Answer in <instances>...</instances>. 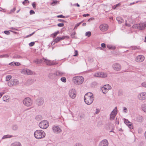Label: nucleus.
<instances>
[{"mask_svg":"<svg viewBox=\"0 0 146 146\" xmlns=\"http://www.w3.org/2000/svg\"><path fill=\"white\" fill-rule=\"evenodd\" d=\"M84 99L85 103L90 105L92 103L94 100L93 94L90 92L87 93L85 95Z\"/></svg>","mask_w":146,"mask_h":146,"instance_id":"obj_1","label":"nucleus"},{"mask_svg":"<svg viewBox=\"0 0 146 146\" xmlns=\"http://www.w3.org/2000/svg\"><path fill=\"white\" fill-rule=\"evenodd\" d=\"M84 81L83 77L81 76H77L74 77L72 79V81L74 84L76 85H79L82 84Z\"/></svg>","mask_w":146,"mask_h":146,"instance_id":"obj_2","label":"nucleus"},{"mask_svg":"<svg viewBox=\"0 0 146 146\" xmlns=\"http://www.w3.org/2000/svg\"><path fill=\"white\" fill-rule=\"evenodd\" d=\"M34 136L36 138L40 139L43 138L45 137V133L42 130H36L34 133Z\"/></svg>","mask_w":146,"mask_h":146,"instance_id":"obj_3","label":"nucleus"},{"mask_svg":"<svg viewBox=\"0 0 146 146\" xmlns=\"http://www.w3.org/2000/svg\"><path fill=\"white\" fill-rule=\"evenodd\" d=\"M23 102L24 105L27 107L30 106L33 104L32 100L29 97H27L24 98Z\"/></svg>","mask_w":146,"mask_h":146,"instance_id":"obj_4","label":"nucleus"},{"mask_svg":"<svg viewBox=\"0 0 146 146\" xmlns=\"http://www.w3.org/2000/svg\"><path fill=\"white\" fill-rule=\"evenodd\" d=\"M19 84V81L17 79H15L13 80H12L7 83L9 87L16 86L18 85Z\"/></svg>","mask_w":146,"mask_h":146,"instance_id":"obj_5","label":"nucleus"},{"mask_svg":"<svg viewBox=\"0 0 146 146\" xmlns=\"http://www.w3.org/2000/svg\"><path fill=\"white\" fill-rule=\"evenodd\" d=\"M69 96L72 99H74L76 96V92L75 89L72 88L69 90L68 92Z\"/></svg>","mask_w":146,"mask_h":146,"instance_id":"obj_6","label":"nucleus"},{"mask_svg":"<svg viewBox=\"0 0 146 146\" xmlns=\"http://www.w3.org/2000/svg\"><path fill=\"white\" fill-rule=\"evenodd\" d=\"M48 122L46 120H43L40 122L39 124V126L42 129L46 128L48 126Z\"/></svg>","mask_w":146,"mask_h":146,"instance_id":"obj_7","label":"nucleus"},{"mask_svg":"<svg viewBox=\"0 0 146 146\" xmlns=\"http://www.w3.org/2000/svg\"><path fill=\"white\" fill-rule=\"evenodd\" d=\"M21 72L23 74H27L28 75H32L33 74H35V72H33L31 70L27 69H23Z\"/></svg>","mask_w":146,"mask_h":146,"instance_id":"obj_8","label":"nucleus"},{"mask_svg":"<svg viewBox=\"0 0 146 146\" xmlns=\"http://www.w3.org/2000/svg\"><path fill=\"white\" fill-rule=\"evenodd\" d=\"M94 76L96 77L105 78L107 76V74L106 73L103 72H98L94 74Z\"/></svg>","mask_w":146,"mask_h":146,"instance_id":"obj_9","label":"nucleus"},{"mask_svg":"<svg viewBox=\"0 0 146 146\" xmlns=\"http://www.w3.org/2000/svg\"><path fill=\"white\" fill-rule=\"evenodd\" d=\"M112 68L114 70L116 71H119L121 69V66L120 64L117 63L113 64Z\"/></svg>","mask_w":146,"mask_h":146,"instance_id":"obj_10","label":"nucleus"},{"mask_svg":"<svg viewBox=\"0 0 146 146\" xmlns=\"http://www.w3.org/2000/svg\"><path fill=\"white\" fill-rule=\"evenodd\" d=\"M138 97L139 100H144L146 99V93L144 92L140 93L138 96Z\"/></svg>","mask_w":146,"mask_h":146,"instance_id":"obj_11","label":"nucleus"},{"mask_svg":"<svg viewBox=\"0 0 146 146\" xmlns=\"http://www.w3.org/2000/svg\"><path fill=\"white\" fill-rule=\"evenodd\" d=\"M44 102L43 98L41 97H38L36 100V104L38 106L42 105Z\"/></svg>","mask_w":146,"mask_h":146,"instance_id":"obj_12","label":"nucleus"},{"mask_svg":"<svg viewBox=\"0 0 146 146\" xmlns=\"http://www.w3.org/2000/svg\"><path fill=\"white\" fill-rule=\"evenodd\" d=\"M53 131L56 133H60L62 131L60 128L58 126H55L52 128Z\"/></svg>","mask_w":146,"mask_h":146,"instance_id":"obj_13","label":"nucleus"},{"mask_svg":"<svg viewBox=\"0 0 146 146\" xmlns=\"http://www.w3.org/2000/svg\"><path fill=\"white\" fill-rule=\"evenodd\" d=\"M108 142L106 139H104L101 141L99 144V146H108Z\"/></svg>","mask_w":146,"mask_h":146,"instance_id":"obj_14","label":"nucleus"},{"mask_svg":"<svg viewBox=\"0 0 146 146\" xmlns=\"http://www.w3.org/2000/svg\"><path fill=\"white\" fill-rule=\"evenodd\" d=\"M134 120L137 122L141 123L143 120V118L142 116L138 115L134 118Z\"/></svg>","mask_w":146,"mask_h":146,"instance_id":"obj_15","label":"nucleus"},{"mask_svg":"<svg viewBox=\"0 0 146 146\" xmlns=\"http://www.w3.org/2000/svg\"><path fill=\"white\" fill-rule=\"evenodd\" d=\"M145 59L144 56L141 55H138L135 58V60L137 62H141L143 61Z\"/></svg>","mask_w":146,"mask_h":146,"instance_id":"obj_16","label":"nucleus"},{"mask_svg":"<svg viewBox=\"0 0 146 146\" xmlns=\"http://www.w3.org/2000/svg\"><path fill=\"white\" fill-rule=\"evenodd\" d=\"M113 125L112 124L109 123L106 125V128L108 130L111 129V130L110 131V132H113Z\"/></svg>","mask_w":146,"mask_h":146,"instance_id":"obj_17","label":"nucleus"},{"mask_svg":"<svg viewBox=\"0 0 146 146\" xmlns=\"http://www.w3.org/2000/svg\"><path fill=\"white\" fill-rule=\"evenodd\" d=\"M100 28L102 31H106L108 29V25L106 24L102 25L100 26Z\"/></svg>","mask_w":146,"mask_h":146,"instance_id":"obj_18","label":"nucleus"},{"mask_svg":"<svg viewBox=\"0 0 146 146\" xmlns=\"http://www.w3.org/2000/svg\"><path fill=\"white\" fill-rule=\"evenodd\" d=\"M138 29L143 30L146 27V23H140L139 24Z\"/></svg>","mask_w":146,"mask_h":146,"instance_id":"obj_19","label":"nucleus"},{"mask_svg":"<svg viewBox=\"0 0 146 146\" xmlns=\"http://www.w3.org/2000/svg\"><path fill=\"white\" fill-rule=\"evenodd\" d=\"M44 59V58H43L40 60L36 59L33 61V62L36 64H39L42 63L43 62Z\"/></svg>","mask_w":146,"mask_h":146,"instance_id":"obj_20","label":"nucleus"},{"mask_svg":"<svg viewBox=\"0 0 146 146\" xmlns=\"http://www.w3.org/2000/svg\"><path fill=\"white\" fill-rule=\"evenodd\" d=\"M43 60H44V62H45L47 65H52L54 64L53 63L51 62L50 60H48L45 58Z\"/></svg>","mask_w":146,"mask_h":146,"instance_id":"obj_21","label":"nucleus"},{"mask_svg":"<svg viewBox=\"0 0 146 146\" xmlns=\"http://www.w3.org/2000/svg\"><path fill=\"white\" fill-rule=\"evenodd\" d=\"M102 90L103 93L104 94H106L107 93L109 90H110V88H106V87L104 86L102 88Z\"/></svg>","mask_w":146,"mask_h":146,"instance_id":"obj_22","label":"nucleus"},{"mask_svg":"<svg viewBox=\"0 0 146 146\" xmlns=\"http://www.w3.org/2000/svg\"><path fill=\"white\" fill-rule=\"evenodd\" d=\"M11 128L14 131H16L18 129L19 126L17 124H13L12 125Z\"/></svg>","mask_w":146,"mask_h":146,"instance_id":"obj_23","label":"nucleus"},{"mask_svg":"<svg viewBox=\"0 0 146 146\" xmlns=\"http://www.w3.org/2000/svg\"><path fill=\"white\" fill-rule=\"evenodd\" d=\"M119 23L121 24L123 22V20L121 17H117L116 18Z\"/></svg>","mask_w":146,"mask_h":146,"instance_id":"obj_24","label":"nucleus"},{"mask_svg":"<svg viewBox=\"0 0 146 146\" xmlns=\"http://www.w3.org/2000/svg\"><path fill=\"white\" fill-rule=\"evenodd\" d=\"M11 146H22L21 144L19 142H15L11 144Z\"/></svg>","mask_w":146,"mask_h":146,"instance_id":"obj_25","label":"nucleus"},{"mask_svg":"<svg viewBox=\"0 0 146 146\" xmlns=\"http://www.w3.org/2000/svg\"><path fill=\"white\" fill-rule=\"evenodd\" d=\"M13 136L12 135H4L2 137V139H4L6 138H8L12 137Z\"/></svg>","mask_w":146,"mask_h":146,"instance_id":"obj_26","label":"nucleus"},{"mask_svg":"<svg viewBox=\"0 0 146 146\" xmlns=\"http://www.w3.org/2000/svg\"><path fill=\"white\" fill-rule=\"evenodd\" d=\"M117 113V107H115V109L111 112V113L113 114H115L116 115Z\"/></svg>","mask_w":146,"mask_h":146,"instance_id":"obj_27","label":"nucleus"},{"mask_svg":"<svg viewBox=\"0 0 146 146\" xmlns=\"http://www.w3.org/2000/svg\"><path fill=\"white\" fill-rule=\"evenodd\" d=\"M9 97L8 96H4L3 98V101L5 102H7L9 99Z\"/></svg>","mask_w":146,"mask_h":146,"instance_id":"obj_28","label":"nucleus"},{"mask_svg":"<svg viewBox=\"0 0 146 146\" xmlns=\"http://www.w3.org/2000/svg\"><path fill=\"white\" fill-rule=\"evenodd\" d=\"M107 47L108 48L110 49L115 50L116 48L115 46H112L111 45H107Z\"/></svg>","mask_w":146,"mask_h":146,"instance_id":"obj_29","label":"nucleus"},{"mask_svg":"<svg viewBox=\"0 0 146 146\" xmlns=\"http://www.w3.org/2000/svg\"><path fill=\"white\" fill-rule=\"evenodd\" d=\"M141 108L142 110L146 112V104H144L142 105Z\"/></svg>","mask_w":146,"mask_h":146,"instance_id":"obj_30","label":"nucleus"},{"mask_svg":"<svg viewBox=\"0 0 146 146\" xmlns=\"http://www.w3.org/2000/svg\"><path fill=\"white\" fill-rule=\"evenodd\" d=\"M54 74L55 75H56L57 76H62L63 74V73L60 71H58L56 73H54Z\"/></svg>","mask_w":146,"mask_h":146,"instance_id":"obj_31","label":"nucleus"},{"mask_svg":"<svg viewBox=\"0 0 146 146\" xmlns=\"http://www.w3.org/2000/svg\"><path fill=\"white\" fill-rule=\"evenodd\" d=\"M60 40H62L65 38H69V36H63L62 37H59Z\"/></svg>","mask_w":146,"mask_h":146,"instance_id":"obj_32","label":"nucleus"},{"mask_svg":"<svg viewBox=\"0 0 146 146\" xmlns=\"http://www.w3.org/2000/svg\"><path fill=\"white\" fill-rule=\"evenodd\" d=\"M42 118V116L40 115H38L36 117V119L37 121H40L41 120Z\"/></svg>","mask_w":146,"mask_h":146,"instance_id":"obj_33","label":"nucleus"},{"mask_svg":"<svg viewBox=\"0 0 146 146\" xmlns=\"http://www.w3.org/2000/svg\"><path fill=\"white\" fill-rule=\"evenodd\" d=\"M12 58H22V57L20 55L16 54L14 55Z\"/></svg>","mask_w":146,"mask_h":146,"instance_id":"obj_34","label":"nucleus"},{"mask_svg":"<svg viewBox=\"0 0 146 146\" xmlns=\"http://www.w3.org/2000/svg\"><path fill=\"white\" fill-rule=\"evenodd\" d=\"M12 76L11 75H9L7 76L6 77V81H9L12 78Z\"/></svg>","mask_w":146,"mask_h":146,"instance_id":"obj_35","label":"nucleus"},{"mask_svg":"<svg viewBox=\"0 0 146 146\" xmlns=\"http://www.w3.org/2000/svg\"><path fill=\"white\" fill-rule=\"evenodd\" d=\"M116 115L115 114H113L111 113L110 116V119L111 120H113L114 119Z\"/></svg>","mask_w":146,"mask_h":146,"instance_id":"obj_36","label":"nucleus"},{"mask_svg":"<svg viewBox=\"0 0 146 146\" xmlns=\"http://www.w3.org/2000/svg\"><path fill=\"white\" fill-rule=\"evenodd\" d=\"M9 56L7 54H3L0 55V58H8Z\"/></svg>","mask_w":146,"mask_h":146,"instance_id":"obj_37","label":"nucleus"},{"mask_svg":"<svg viewBox=\"0 0 146 146\" xmlns=\"http://www.w3.org/2000/svg\"><path fill=\"white\" fill-rule=\"evenodd\" d=\"M11 64H14V65L17 66H19L21 64L20 63L18 62H12L11 63Z\"/></svg>","mask_w":146,"mask_h":146,"instance_id":"obj_38","label":"nucleus"},{"mask_svg":"<svg viewBox=\"0 0 146 146\" xmlns=\"http://www.w3.org/2000/svg\"><path fill=\"white\" fill-rule=\"evenodd\" d=\"M85 35L88 37L90 36L91 35V33L90 31H88L86 33Z\"/></svg>","mask_w":146,"mask_h":146,"instance_id":"obj_39","label":"nucleus"},{"mask_svg":"<svg viewBox=\"0 0 146 146\" xmlns=\"http://www.w3.org/2000/svg\"><path fill=\"white\" fill-rule=\"evenodd\" d=\"M139 24H135L133 25V27L135 29H138Z\"/></svg>","mask_w":146,"mask_h":146,"instance_id":"obj_40","label":"nucleus"},{"mask_svg":"<svg viewBox=\"0 0 146 146\" xmlns=\"http://www.w3.org/2000/svg\"><path fill=\"white\" fill-rule=\"evenodd\" d=\"M76 34V33L75 32H73L72 33L71 35V36L72 38H76V37H75L74 35Z\"/></svg>","mask_w":146,"mask_h":146,"instance_id":"obj_41","label":"nucleus"},{"mask_svg":"<svg viewBox=\"0 0 146 146\" xmlns=\"http://www.w3.org/2000/svg\"><path fill=\"white\" fill-rule=\"evenodd\" d=\"M60 39L59 37H57L54 40V41L56 43H57L58 41H60Z\"/></svg>","mask_w":146,"mask_h":146,"instance_id":"obj_42","label":"nucleus"},{"mask_svg":"<svg viewBox=\"0 0 146 146\" xmlns=\"http://www.w3.org/2000/svg\"><path fill=\"white\" fill-rule=\"evenodd\" d=\"M61 80L64 82H66V79L65 77H63L61 78L60 79Z\"/></svg>","mask_w":146,"mask_h":146,"instance_id":"obj_43","label":"nucleus"},{"mask_svg":"<svg viewBox=\"0 0 146 146\" xmlns=\"http://www.w3.org/2000/svg\"><path fill=\"white\" fill-rule=\"evenodd\" d=\"M85 116V115L84 114H80L79 115V117L80 118V119H81L84 118Z\"/></svg>","mask_w":146,"mask_h":146,"instance_id":"obj_44","label":"nucleus"},{"mask_svg":"<svg viewBox=\"0 0 146 146\" xmlns=\"http://www.w3.org/2000/svg\"><path fill=\"white\" fill-rule=\"evenodd\" d=\"M141 85L142 87L146 88V82H144L142 83Z\"/></svg>","mask_w":146,"mask_h":146,"instance_id":"obj_45","label":"nucleus"},{"mask_svg":"<svg viewBox=\"0 0 146 146\" xmlns=\"http://www.w3.org/2000/svg\"><path fill=\"white\" fill-rule=\"evenodd\" d=\"M124 123L125 124H126L127 125H128L129 124H131V123L127 120L125 119L124 121Z\"/></svg>","mask_w":146,"mask_h":146,"instance_id":"obj_46","label":"nucleus"},{"mask_svg":"<svg viewBox=\"0 0 146 146\" xmlns=\"http://www.w3.org/2000/svg\"><path fill=\"white\" fill-rule=\"evenodd\" d=\"M29 3V1L28 0H25L22 3L24 5H25L26 3Z\"/></svg>","mask_w":146,"mask_h":146,"instance_id":"obj_47","label":"nucleus"},{"mask_svg":"<svg viewBox=\"0 0 146 146\" xmlns=\"http://www.w3.org/2000/svg\"><path fill=\"white\" fill-rule=\"evenodd\" d=\"M4 33L7 35H9L10 34V33L9 31H5L4 32Z\"/></svg>","mask_w":146,"mask_h":146,"instance_id":"obj_48","label":"nucleus"},{"mask_svg":"<svg viewBox=\"0 0 146 146\" xmlns=\"http://www.w3.org/2000/svg\"><path fill=\"white\" fill-rule=\"evenodd\" d=\"M64 25L63 23H59L57 24V26L59 27H63Z\"/></svg>","mask_w":146,"mask_h":146,"instance_id":"obj_49","label":"nucleus"},{"mask_svg":"<svg viewBox=\"0 0 146 146\" xmlns=\"http://www.w3.org/2000/svg\"><path fill=\"white\" fill-rule=\"evenodd\" d=\"M57 18H65V17L63 16L62 15H57Z\"/></svg>","mask_w":146,"mask_h":146,"instance_id":"obj_50","label":"nucleus"},{"mask_svg":"<svg viewBox=\"0 0 146 146\" xmlns=\"http://www.w3.org/2000/svg\"><path fill=\"white\" fill-rule=\"evenodd\" d=\"M34 42H31L29 44V45L30 46H33L35 44Z\"/></svg>","mask_w":146,"mask_h":146,"instance_id":"obj_51","label":"nucleus"},{"mask_svg":"<svg viewBox=\"0 0 146 146\" xmlns=\"http://www.w3.org/2000/svg\"><path fill=\"white\" fill-rule=\"evenodd\" d=\"M74 54V56H77L78 55V51L77 50H75Z\"/></svg>","mask_w":146,"mask_h":146,"instance_id":"obj_52","label":"nucleus"},{"mask_svg":"<svg viewBox=\"0 0 146 146\" xmlns=\"http://www.w3.org/2000/svg\"><path fill=\"white\" fill-rule=\"evenodd\" d=\"M104 86L106 87V88H110V90L111 89V87L109 84L105 85Z\"/></svg>","mask_w":146,"mask_h":146,"instance_id":"obj_53","label":"nucleus"},{"mask_svg":"<svg viewBox=\"0 0 146 146\" xmlns=\"http://www.w3.org/2000/svg\"><path fill=\"white\" fill-rule=\"evenodd\" d=\"M59 33V32L58 31L57 32L54 33L53 34V35H54V37L56 36V35H57V34Z\"/></svg>","mask_w":146,"mask_h":146,"instance_id":"obj_54","label":"nucleus"},{"mask_svg":"<svg viewBox=\"0 0 146 146\" xmlns=\"http://www.w3.org/2000/svg\"><path fill=\"white\" fill-rule=\"evenodd\" d=\"M123 111L125 113H126L127 111V110L126 108L123 107Z\"/></svg>","mask_w":146,"mask_h":146,"instance_id":"obj_55","label":"nucleus"},{"mask_svg":"<svg viewBox=\"0 0 146 146\" xmlns=\"http://www.w3.org/2000/svg\"><path fill=\"white\" fill-rule=\"evenodd\" d=\"M32 5L34 8L36 9V7L35 2H33V3L32 4Z\"/></svg>","mask_w":146,"mask_h":146,"instance_id":"obj_56","label":"nucleus"},{"mask_svg":"<svg viewBox=\"0 0 146 146\" xmlns=\"http://www.w3.org/2000/svg\"><path fill=\"white\" fill-rule=\"evenodd\" d=\"M101 46L103 48H105L106 47V44L104 43L101 44Z\"/></svg>","mask_w":146,"mask_h":146,"instance_id":"obj_57","label":"nucleus"},{"mask_svg":"<svg viewBox=\"0 0 146 146\" xmlns=\"http://www.w3.org/2000/svg\"><path fill=\"white\" fill-rule=\"evenodd\" d=\"M35 13V11L33 10H31L30 11V14H34Z\"/></svg>","mask_w":146,"mask_h":146,"instance_id":"obj_58","label":"nucleus"},{"mask_svg":"<svg viewBox=\"0 0 146 146\" xmlns=\"http://www.w3.org/2000/svg\"><path fill=\"white\" fill-rule=\"evenodd\" d=\"M130 129H132L133 128V126L131 125V124H129L128 125Z\"/></svg>","mask_w":146,"mask_h":146,"instance_id":"obj_59","label":"nucleus"},{"mask_svg":"<svg viewBox=\"0 0 146 146\" xmlns=\"http://www.w3.org/2000/svg\"><path fill=\"white\" fill-rule=\"evenodd\" d=\"M58 21H59V22H66V21H65L64 20H63L61 19H58Z\"/></svg>","mask_w":146,"mask_h":146,"instance_id":"obj_60","label":"nucleus"},{"mask_svg":"<svg viewBox=\"0 0 146 146\" xmlns=\"http://www.w3.org/2000/svg\"><path fill=\"white\" fill-rule=\"evenodd\" d=\"M15 10H16L15 7H14L11 10L10 13L14 12L15 11Z\"/></svg>","mask_w":146,"mask_h":146,"instance_id":"obj_61","label":"nucleus"},{"mask_svg":"<svg viewBox=\"0 0 146 146\" xmlns=\"http://www.w3.org/2000/svg\"><path fill=\"white\" fill-rule=\"evenodd\" d=\"M120 5L121 4L120 3H119L118 4H117L116 5H115V7L113 8L114 9H115V8H116L118 6H120Z\"/></svg>","mask_w":146,"mask_h":146,"instance_id":"obj_62","label":"nucleus"},{"mask_svg":"<svg viewBox=\"0 0 146 146\" xmlns=\"http://www.w3.org/2000/svg\"><path fill=\"white\" fill-rule=\"evenodd\" d=\"M57 1L54 0L52 3V4H56L57 3Z\"/></svg>","mask_w":146,"mask_h":146,"instance_id":"obj_63","label":"nucleus"},{"mask_svg":"<svg viewBox=\"0 0 146 146\" xmlns=\"http://www.w3.org/2000/svg\"><path fill=\"white\" fill-rule=\"evenodd\" d=\"M75 146H82V145L80 143L76 144Z\"/></svg>","mask_w":146,"mask_h":146,"instance_id":"obj_64","label":"nucleus"}]
</instances>
